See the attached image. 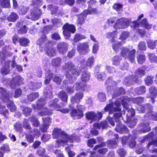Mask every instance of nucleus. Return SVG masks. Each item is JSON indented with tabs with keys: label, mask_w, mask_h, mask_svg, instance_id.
Here are the masks:
<instances>
[{
	"label": "nucleus",
	"mask_w": 157,
	"mask_h": 157,
	"mask_svg": "<svg viewBox=\"0 0 157 157\" xmlns=\"http://www.w3.org/2000/svg\"><path fill=\"white\" fill-rule=\"evenodd\" d=\"M39 96V94L38 93L33 92L30 94L28 97V100L31 101H34L36 98H38Z\"/></svg>",
	"instance_id": "obj_42"
},
{
	"label": "nucleus",
	"mask_w": 157,
	"mask_h": 157,
	"mask_svg": "<svg viewBox=\"0 0 157 157\" xmlns=\"http://www.w3.org/2000/svg\"><path fill=\"white\" fill-rule=\"evenodd\" d=\"M139 128L140 129H138V131L140 132H144L150 130V128L147 123L141 124L139 126Z\"/></svg>",
	"instance_id": "obj_20"
},
{
	"label": "nucleus",
	"mask_w": 157,
	"mask_h": 157,
	"mask_svg": "<svg viewBox=\"0 0 157 157\" xmlns=\"http://www.w3.org/2000/svg\"><path fill=\"white\" fill-rule=\"evenodd\" d=\"M129 24L128 19L122 18L118 19L114 24V28L116 29H124L127 27Z\"/></svg>",
	"instance_id": "obj_6"
},
{
	"label": "nucleus",
	"mask_w": 157,
	"mask_h": 157,
	"mask_svg": "<svg viewBox=\"0 0 157 157\" xmlns=\"http://www.w3.org/2000/svg\"><path fill=\"white\" fill-rule=\"evenodd\" d=\"M10 61H7L5 63L4 66L2 69L1 70V73L4 75H6L9 74L10 71L9 69L10 65Z\"/></svg>",
	"instance_id": "obj_21"
},
{
	"label": "nucleus",
	"mask_w": 157,
	"mask_h": 157,
	"mask_svg": "<svg viewBox=\"0 0 157 157\" xmlns=\"http://www.w3.org/2000/svg\"><path fill=\"white\" fill-rule=\"evenodd\" d=\"M139 48L142 50H145L146 49V46L145 43L144 42H141L138 44Z\"/></svg>",
	"instance_id": "obj_53"
},
{
	"label": "nucleus",
	"mask_w": 157,
	"mask_h": 157,
	"mask_svg": "<svg viewBox=\"0 0 157 157\" xmlns=\"http://www.w3.org/2000/svg\"><path fill=\"white\" fill-rule=\"evenodd\" d=\"M53 138L58 139L56 141L58 146L68 145V142L72 143L74 141L78 142L80 140L79 137L76 136L75 134L68 136L61 129L58 128H55L53 131Z\"/></svg>",
	"instance_id": "obj_2"
},
{
	"label": "nucleus",
	"mask_w": 157,
	"mask_h": 157,
	"mask_svg": "<svg viewBox=\"0 0 157 157\" xmlns=\"http://www.w3.org/2000/svg\"><path fill=\"white\" fill-rule=\"evenodd\" d=\"M129 33L128 32H123L119 37V39L123 41L126 40L129 36Z\"/></svg>",
	"instance_id": "obj_41"
},
{
	"label": "nucleus",
	"mask_w": 157,
	"mask_h": 157,
	"mask_svg": "<svg viewBox=\"0 0 157 157\" xmlns=\"http://www.w3.org/2000/svg\"><path fill=\"white\" fill-rule=\"evenodd\" d=\"M4 152H8L10 151V148L7 145H4L0 149Z\"/></svg>",
	"instance_id": "obj_54"
},
{
	"label": "nucleus",
	"mask_w": 157,
	"mask_h": 157,
	"mask_svg": "<svg viewBox=\"0 0 157 157\" xmlns=\"http://www.w3.org/2000/svg\"><path fill=\"white\" fill-rule=\"evenodd\" d=\"M102 116V114L100 112H98L97 113L93 111H89L86 114V119L90 120L91 123L101 119Z\"/></svg>",
	"instance_id": "obj_7"
},
{
	"label": "nucleus",
	"mask_w": 157,
	"mask_h": 157,
	"mask_svg": "<svg viewBox=\"0 0 157 157\" xmlns=\"http://www.w3.org/2000/svg\"><path fill=\"white\" fill-rule=\"evenodd\" d=\"M98 79L99 80H103L105 79V76L104 72H102L100 73L98 72L97 74Z\"/></svg>",
	"instance_id": "obj_52"
},
{
	"label": "nucleus",
	"mask_w": 157,
	"mask_h": 157,
	"mask_svg": "<svg viewBox=\"0 0 157 157\" xmlns=\"http://www.w3.org/2000/svg\"><path fill=\"white\" fill-rule=\"evenodd\" d=\"M146 116L148 118L152 119L154 120H157V113L153 112H149L147 113Z\"/></svg>",
	"instance_id": "obj_40"
},
{
	"label": "nucleus",
	"mask_w": 157,
	"mask_h": 157,
	"mask_svg": "<svg viewBox=\"0 0 157 157\" xmlns=\"http://www.w3.org/2000/svg\"><path fill=\"white\" fill-rule=\"evenodd\" d=\"M96 143V140L94 139H91L88 141V145L90 147H93V145Z\"/></svg>",
	"instance_id": "obj_64"
},
{
	"label": "nucleus",
	"mask_w": 157,
	"mask_h": 157,
	"mask_svg": "<svg viewBox=\"0 0 157 157\" xmlns=\"http://www.w3.org/2000/svg\"><path fill=\"white\" fill-rule=\"evenodd\" d=\"M149 60L151 62H157V56L153 54H150L149 55Z\"/></svg>",
	"instance_id": "obj_51"
},
{
	"label": "nucleus",
	"mask_w": 157,
	"mask_h": 157,
	"mask_svg": "<svg viewBox=\"0 0 157 157\" xmlns=\"http://www.w3.org/2000/svg\"><path fill=\"white\" fill-rule=\"evenodd\" d=\"M25 138L27 141L29 143H31L33 141L34 136L30 134L27 135Z\"/></svg>",
	"instance_id": "obj_56"
},
{
	"label": "nucleus",
	"mask_w": 157,
	"mask_h": 157,
	"mask_svg": "<svg viewBox=\"0 0 157 157\" xmlns=\"http://www.w3.org/2000/svg\"><path fill=\"white\" fill-rule=\"evenodd\" d=\"M28 10L29 9L27 7L21 6L18 12L19 14L21 15L25 14L27 13Z\"/></svg>",
	"instance_id": "obj_46"
},
{
	"label": "nucleus",
	"mask_w": 157,
	"mask_h": 157,
	"mask_svg": "<svg viewBox=\"0 0 157 157\" xmlns=\"http://www.w3.org/2000/svg\"><path fill=\"white\" fill-rule=\"evenodd\" d=\"M107 126V124L106 121H103L100 123H94V128H92L91 131V133L93 135L97 136L98 135V132L95 129V128L100 129L101 128L103 129L106 128Z\"/></svg>",
	"instance_id": "obj_11"
},
{
	"label": "nucleus",
	"mask_w": 157,
	"mask_h": 157,
	"mask_svg": "<svg viewBox=\"0 0 157 157\" xmlns=\"http://www.w3.org/2000/svg\"><path fill=\"white\" fill-rule=\"evenodd\" d=\"M117 34V32L116 31L112 32L109 33L107 34V37L110 39V41L112 42H115V38H116Z\"/></svg>",
	"instance_id": "obj_25"
},
{
	"label": "nucleus",
	"mask_w": 157,
	"mask_h": 157,
	"mask_svg": "<svg viewBox=\"0 0 157 157\" xmlns=\"http://www.w3.org/2000/svg\"><path fill=\"white\" fill-rule=\"evenodd\" d=\"M147 43L148 47L151 49L155 48L157 45V40L153 41L150 40L147 41Z\"/></svg>",
	"instance_id": "obj_34"
},
{
	"label": "nucleus",
	"mask_w": 157,
	"mask_h": 157,
	"mask_svg": "<svg viewBox=\"0 0 157 157\" xmlns=\"http://www.w3.org/2000/svg\"><path fill=\"white\" fill-rule=\"evenodd\" d=\"M30 121L33 122V125L34 126H38L39 124V122L35 117H33L30 118Z\"/></svg>",
	"instance_id": "obj_50"
},
{
	"label": "nucleus",
	"mask_w": 157,
	"mask_h": 157,
	"mask_svg": "<svg viewBox=\"0 0 157 157\" xmlns=\"http://www.w3.org/2000/svg\"><path fill=\"white\" fill-rule=\"evenodd\" d=\"M44 98H42L40 100L39 103L36 105L37 108L38 109H42V111L41 112H40L38 113L39 115L43 116L46 115H50L52 113V110H49L48 111L46 110H47L45 108H44Z\"/></svg>",
	"instance_id": "obj_10"
},
{
	"label": "nucleus",
	"mask_w": 157,
	"mask_h": 157,
	"mask_svg": "<svg viewBox=\"0 0 157 157\" xmlns=\"http://www.w3.org/2000/svg\"><path fill=\"white\" fill-rule=\"evenodd\" d=\"M144 70L145 68L144 67H142L139 68L136 72V77L134 75L132 76V81L136 82L139 77H141L144 75L145 74Z\"/></svg>",
	"instance_id": "obj_18"
},
{
	"label": "nucleus",
	"mask_w": 157,
	"mask_h": 157,
	"mask_svg": "<svg viewBox=\"0 0 157 157\" xmlns=\"http://www.w3.org/2000/svg\"><path fill=\"white\" fill-rule=\"evenodd\" d=\"M89 45L87 43H83L78 44L77 50L80 55H86L89 51Z\"/></svg>",
	"instance_id": "obj_9"
},
{
	"label": "nucleus",
	"mask_w": 157,
	"mask_h": 157,
	"mask_svg": "<svg viewBox=\"0 0 157 157\" xmlns=\"http://www.w3.org/2000/svg\"><path fill=\"white\" fill-rule=\"evenodd\" d=\"M128 101L125 100L124 98L121 99L122 105L124 107L127 111L128 113L127 114V116L129 117H132L135 114V111L131 106H127V104L128 103Z\"/></svg>",
	"instance_id": "obj_14"
},
{
	"label": "nucleus",
	"mask_w": 157,
	"mask_h": 157,
	"mask_svg": "<svg viewBox=\"0 0 157 157\" xmlns=\"http://www.w3.org/2000/svg\"><path fill=\"white\" fill-rule=\"evenodd\" d=\"M137 120L136 119L134 118L128 124V126L130 128H133L136 124Z\"/></svg>",
	"instance_id": "obj_57"
},
{
	"label": "nucleus",
	"mask_w": 157,
	"mask_h": 157,
	"mask_svg": "<svg viewBox=\"0 0 157 157\" xmlns=\"http://www.w3.org/2000/svg\"><path fill=\"white\" fill-rule=\"evenodd\" d=\"M61 59L58 57L55 59H54L52 62V63L53 65L58 66L61 62Z\"/></svg>",
	"instance_id": "obj_58"
},
{
	"label": "nucleus",
	"mask_w": 157,
	"mask_h": 157,
	"mask_svg": "<svg viewBox=\"0 0 157 157\" xmlns=\"http://www.w3.org/2000/svg\"><path fill=\"white\" fill-rule=\"evenodd\" d=\"M95 10V9L92 10L91 11L88 10H84L82 14L80 15L78 17V24L80 25L83 24L84 23V20L86 17L87 14L93 13Z\"/></svg>",
	"instance_id": "obj_13"
},
{
	"label": "nucleus",
	"mask_w": 157,
	"mask_h": 157,
	"mask_svg": "<svg viewBox=\"0 0 157 157\" xmlns=\"http://www.w3.org/2000/svg\"><path fill=\"white\" fill-rule=\"evenodd\" d=\"M137 61L140 64L142 63L145 60V57L144 55H139L137 57Z\"/></svg>",
	"instance_id": "obj_48"
},
{
	"label": "nucleus",
	"mask_w": 157,
	"mask_h": 157,
	"mask_svg": "<svg viewBox=\"0 0 157 157\" xmlns=\"http://www.w3.org/2000/svg\"><path fill=\"white\" fill-rule=\"evenodd\" d=\"M137 107V110L141 113H144L145 110L147 109L151 110L152 109V106L151 105L148 104L145 106L138 105Z\"/></svg>",
	"instance_id": "obj_26"
},
{
	"label": "nucleus",
	"mask_w": 157,
	"mask_h": 157,
	"mask_svg": "<svg viewBox=\"0 0 157 157\" xmlns=\"http://www.w3.org/2000/svg\"><path fill=\"white\" fill-rule=\"evenodd\" d=\"M59 96L63 101H67V95L64 91H61L59 94Z\"/></svg>",
	"instance_id": "obj_37"
},
{
	"label": "nucleus",
	"mask_w": 157,
	"mask_h": 157,
	"mask_svg": "<svg viewBox=\"0 0 157 157\" xmlns=\"http://www.w3.org/2000/svg\"><path fill=\"white\" fill-rule=\"evenodd\" d=\"M122 42H118L112 44V48L116 52L118 51L120 46L122 44Z\"/></svg>",
	"instance_id": "obj_36"
},
{
	"label": "nucleus",
	"mask_w": 157,
	"mask_h": 157,
	"mask_svg": "<svg viewBox=\"0 0 157 157\" xmlns=\"http://www.w3.org/2000/svg\"><path fill=\"white\" fill-rule=\"evenodd\" d=\"M86 37L84 35H83L78 33H77L75 36L74 38V41L75 42H76L82 39H84Z\"/></svg>",
	"instance_id": "obj_38"
},
{
	"label": "nucleus",
	"mask_w": 157,
	"mask_h": 157,
	"mask_svg": "<svg viewBox=\"0 0 157 157\" xmlns=\"http://www.w3.org/2000/svg\"><path fill=\"white\" fill-rule=\"evenodd\" d=\"M28 29L25 26H23L18 31L19 34H23L26 33L27 32Z\"/></svg>",
	"instance_id": "obj_59"
},
{
	"label": "nucleus",
	"mask_w": 157,
	"mask_h": 157,
	"mask_svg": "<svg viewBox=\"0 0 157 157\" xmlns=\"http://www.w3.org/2000/svg\"><path fill=\"white\" fill-rule=\"evenodd\" d=\"M121 59L120 56H116L112 58L113 63V65H118L120 64V61Z\"/></svg>",
	"instance_id": "obj_39"
},
{
	"label": "nucleus",
	"mask_w": 157,
	"mask_h": 157,
	"mask_svg": "<svg viewBox=\"0 0 157 157\" xmlns=\"http://www.w3.org/2000/svg\"><path fill=\"white\" fill-rule=\"evenodd\" d=\"M94 58L93 57H90L87 59L86 62V65L91 67L94 63Z\"/></svg>",
	"instance_id": "obj_49"
},
{
	"label": "nucleus",
	"mask_w": 157,
	"mask_h": 157,
	"mask_svg": "<svg viewBox=\"0 0 157 157\" xmlns=\"http://www.w3.org/2000/svg\"><path fill=\"white\" fill-rule=\"evenodd\" d=\"M146 84L147 85H151L153 82L152 78L150 76L147 77L145 80Z\"/></svg>",
	"instance_id": "obj_62"
},
{
	"label": "nucleus",
	"mask_w": 157,
	"mask_h": 157,
	"mask_svg": "<svg viewBox=\"0 0 157 157\" xmlns=\"http://www.w3.org/2000/svg\"><path fill=\"white\" fill-rule=\"evenodd\" d=\"M18 42L20 45L26 47L29 43V41L27 38L22 37L18 39Z\"/></svg>",
	"instance_id": "obj_32"
},
{
	"label": "nucleus",
	"mask_w": 157,
	"mask_h": 157,
	"mask_svg": "<svg viewBox=\"0 0 157 157\" xmlns=\"http://www.w3.org/2000/svg\"><path fill=\"white\" fill-rule=\"evenodd\" d=\"M121 54L125 59H128L133 63H135L136 50L135 49L129 51L128 48L123 47L121 48Z\"/></svg>",
	"instance_id": "obj_5"
},
{
	"label": "nucleus",
	"mask_w": 157,
	"mask_h": 157,
	"mask_svg": "<svg viewBox=\"0 0 157 157\" xmlns=\"http://www.w3.org/2000/svg\"><path fill=\"white\" fill-rule=\"evenodd\" d=\"M135 91L136 94H140L145 92L146 89L144 86H142L136 88Z\"/></svg>",
	"instance_id": "obj_43"
},
{
	"label": "nucleus",
	"mask_w": 157,
	"mask_h": 157,
	"mask_svg": "<svg viewBox=\"0 0 157 157\" xmlns=\"http://www.w3.org/2000/svg\"><path fill=\"white\" fill-rule=\"evenodd\" d=\"M63 69L67 71H69L66 75V77L68 79L70 83L75 81L76 77L79 75V69L71 62L65 63Z\"/></svg>",
	"instance_id": "obj_3"
},
{
	"label": "nucleus",
	"mask_w": 157,
	"mask_h": 157,
	"mask_svg": "<svg viewBox=\"0 0 157 157\" xmlns=\"http://www.w3.org/2000/svg\"><path fill=\"white\" fill-rule=\"evenodd\" d=\"M42 12L40 10L35 8L31 10L30 14L27 16V17L33 20H36L39 18Z\"/></svg>",
	"instance_id": "obj_12"
},
{
	"label": "nucleus",
	"mask_w": 157,
	"mask_h": 157,
	"mask_svg": "<svg viewBox=\"0 0 157 157\" xmlns=\"http://www.w3.org/2000/svg\"><path fill=\"white\" fill-rule=\"evenodd\" d=\"M63 29H67L72 33H74L76 30L75 26L72 25H70L67 23L65 24L63 27Z\"/></svg>",
	"instance_id": "obj_30"
},
{
	"label": "nucleus",
	"mask_w": 157,
	"mask_h": 157,
	"mask_svg": "<svg viewBox=\"0 0 157 157\" xmlns=\"http://www.w3.org/2000/svg\"><path fill=\"white\" fill-rule=\"evenodd\" d=\"M155 135V133H149L148 135L147 136H146L144 137H141L139 139V141L141 143H143L145 141H146L147 139V138H152Z\"/></svg>",
	"instance_id": "obj_44"
},
{
	"label": "nucleus",
	"mask_w": 157,
	"mask_h": 157,
	"mask_svg": "<svg viewBox=\"0 0 157 157\" xmlns=\"http://www.w3.org/2000/svg\"><path fill=\"white\" fill-rule=\"evenodd\" d=\"M83 94L82 92H80L77 93L74 97H72L71 99V102L72 103L78 102L83 98Z\"/></svg>",
	"instance_id": "obj_22"
},
{
	"label": "nucleus",
	"mask_w": 157,
	"mask_h": 157,
	"mask_svg": "<svg viewBox=\"0 0 157 157\" xmlns=\"http://www.w3.org/2000/svg\"><path fill=\"white\" fill-rule=\"evenodd\" d=\"M0 94L1 99L4 102L8 103L7 106L10 111L14 112L16 110V106L13 101L10 100V97L12 96V94L9 93L5 89L1 87H0Z\"/></svg>",
	"instance_id": "obj_4"
},
{
	"label": "nucleus",
	"mask_w": 157,
	"mask_h": 157,
	"mask_svg": "<svg viewBox=\"0 0 157 157\" xmlns=\"http://www.w3.org/2000/svg\"><path fill=\"white\" fill-rule=\"evenodd\" d=\"M125 100L128 101H131L134 103L139 104L142 102L144 101V98L141 97H139L136 98H130L125 97L124 98Z\"/></svg>",
	"instance_id": "obj_23"
},
{
	"label": "nucleus",
	"mask_w": 157,
	"mask_h": 157,
	"mask_svg": "<svg viewBox=\"0 0 157 157\" xmlns=\"http://www.w3.org/2000/svg\"><path fill=\"white\" fill-rule=\"evenodd\" d=\"M78 111L75 109L72 110L71 115L72 117H76V118L79 119L82 118L83 116L82 111L85 109L83 106L78 105L77 106Z\"/></svg>",
	"instance_id": "obj_8"
},
{
	"label": "nucleus",
	"mask_w": 157,
	"mask_h": 157,
	"mask_svg": "<svg viewBox=\"0 0 157 157\" xmlns=\"http://www.w3.org/2000/svg\"><path fill=\"white\" fill-rule=\"evenodd\" d=\"M23 78L20 76H17L13 79L10 83V86L11 88H14L17 85L21 84Z\"/></svg>",
	"instance_id": "obj_17"
},
{
	"label": "nucleus",
	"mask_w": 157,
	"mask_h": 157,
	"mask_svg": "<svg viewBox=\"0 0 157 157\" xmlns=\"http://www.w3.org/2000/svg\"><path fill=\"white\" fill-rule=\"evenodd\" d=\"M46 40V36L45 35H43L42 37H41L37 40V44L42 47H46L47 46L46 44L45 43V42Z\"/></svg>",
	"instance_id": "obj_27"
},
{
	"label": "nucleus",
	"mask_w": 157,
	"mask_h": 157,
	"mask_svg": "<svg viewBox=\"0 0 157 157\" xmlns=\"http://www.w3.org/2000/svg\"><path fill=\"white\" fill-rule=\"evenodd\" d=\"M45 53L49 56H53L55 55L56 52L54 48L47 46L44 48Z\"/></svg>",
	"instance_id": "obj_24"
},
{
	"label": "nucleus",
	"mask_w": 157,
	"mask_h": 157,
	"mask_svg": "<svg viewBox=\"0 0 157 157\" xmlns=\"http://www.w3.org/2000/svg\"><path fill=\"white\" fill-rule=\"evenodd\" d=\"M42 85L41 82L38 83L31 82L29 83L28 86L29 89L32 90H35L39 89Z\"/></svg>",
	"instance_id": "obj_28"
},
{
	"label": "nucleus",
	"mask_w": 157,
	"mask_h": 157,
	"mask_svg": "<svg viewBox=\"0 0 157 157\" xmlns=\"http://www.w3.org/2000/svg\"><path fill=\"white\" fill-rule=\"evenodd\" d=\"M18 18L17 15L13 12L12 13L7 17V19L9 21L14 22Z\"/></svg>",
	"instance_id": "obj_33"
},
{
	"label": "nucleus",
	"mask_w": 157,
	"mask_h": 157,
	"mask_svg": "<svg viewBox=\"0 0 157 157\" xmlns=\"http://www.w3.org/2000/svg\"><path fill=\"white\" fill-rule=\"evenodd\" d=\"M157 96V89L154 86L151 87L149 89V94L147 96V98H150L152 102L153 103L155 101L154 99Z\"/></svg>",
	"instance_id": "obj_16"
},
{
	"label": "nucleus",
	"mask_w": 157,
	"mask_h": 157,
	"mask_svg": "<svg viewBox=\"0 0 157 157\" xmlns=\"http://www.w3.org/2000/svg\"><path fill=\"white\" fill-rule=\"evenodd\" d=\"M117 152L121 157H124L126 155V151L123 149L120 148L118 149Z\"/></svg>",
	"instance_id": "obj_55"
},
{
	"label": "nucleus",
	"mask_w": 157,
	"mask_h": 157,
	"mask_svg": "<svg viewBox=\"0 0 157 157\" xmlns=\"http://www.w3.org/2000/svg\"><path fill=\"white\" fill-rule=\"evenodd\" d=\"M113 8L117 11H119L122 7V5L120 4L116 3L114 5Z\"/></svg>",
	"instance_id": "obj_60"
},
{
	"label": "nucleus",
	"mask_w": 157,
	"mask_h": 157,
	"mask_svg": "<svg viewBox=\"0 0 157 157\" xmlns=\"http://www.w3.org/2000/svg\"><path fill=\"white\" fill-rule=\"evenodd\" d=\"M43 121V125L41 127L40 130L42 132H46L51 123V120L48 117L42 118Z\"/></svg>",
	"instance_id": "obj_15"
},
{
	"label": "nucleus",
	"mask_w": 157,
	"mask_h": 157,
	"mask_svg": "<svg viewBox=\"0 0 157 157\" xmlns=\"http://www.w3.org/2000/svg\"><path fill=\"white\" fill-rule=\"evenodd\" d=\"M98 98L101 102H103L105 101L106 97L105 94L103 93H99L98 94Z\"/></svg>",
	"instance_id": "obj_47"
},
{
	"label": "nucleus",
	"mask_w": 157,
	"mask_h": 157,
	"mask_svg": "<svg viewBox=\"0 0 157 157\" xmlns=\"http://www.w3.org/2000/svg\"><path fill=\"white\" fill-rule=\"evenodd\" d=\"M142 25L146 29H149L151 28V25L149 24L146 19H144L141 22Z\"/></svg>",
	"instance_id": "obj_45"
},
{
	"label": "nucleus",
	"mask_w": 157,
	"mask_h": 157,
	"mask_svg": "<svg viewBox=\"0 0 157 157\" xmlns=\"http://www.w3.org/2000/svg\"><path fill=\"white\" fill-rule=\"evenodd\" d=\"M85 84L84 83L81 82V81L78 82L76 83L74 85L75 87L76 90H81L84 91L85 90L84 86Z\"/></svg>",
	"instance_id": "obj_29"
},
{
	"label": "nucleus",
	"mask_w": 157,
	"mask_h": 157,
	"mask_svg": "<svg viewBox=\"0 0 157 157\" xmlns=\"http://www.w3.org/2000/svg\"><path fill=\"white\" fill-rule=\"evenodd\" d=\"M0 4L1 6L4 8H10V0H0Z\"/></svg>",
	"instance_id": "obj_35"
},
{
	"label": "nucleus",
	"mask_w": 157,
	"mask_h": 157,
	"mask_svg": "<svg viewBox=\"0 0 157 157\" xmlns=\"http://www.w3.org/2000/svg\"><path fill=\"white\" fill-rule=\"evenodd\" d=\"M48 8L50 10H52V13H55L58 10V7L55 6H52L51 5H49L48 6Z\"/></svg>",
	"instance_id": "obj_61"
},
{
	"label": "nucleus",
	"mask_w": 157,
	"mask_h": 157,
	"mask_svg": "<svg viewBox=\"0 0 157 157\" xmlns=\"http://www.w3.org/2000/svg\"><path fill=\"white\" fill-rule=\"evenodd\" d=\"M90 78V75L89 72H83L81 77V79L83 83H85L88 81Z\"/></svg>",
	"instance_id": "obj_31"
},
{
	"label": "nucleus",
	"mask_w": 157,
	"mask_h": 157,
	"mask_svg": "<svg viewBox=\"0 0 157 157\" xmlns=\"http://www.w3.org/2000/svg\"><path fill=\"white\" fill-rule=\"evenodd\" d=\"M57 49L60 53H66L67 50V44L64 42L60 43L57 45Z\"/></svg>",
	"instance_id": "obj_19"
},
{
	"label": "nucleus",
	"mask_w": 157,
	"mask_h": 157,
	"mask_svg": "<svg viewBox=\"0 0 157 157\" xmlns=\"http://www.w3.org/2000/svg\"><path fill=\"white\" fill-rule=\"evenodd\" d=\"M23 111L25 116H27L30 114L32 109L30 108L25 107Z\"/></svg>",
	"instance_id": "obj_63"
},
{
	"label": "nucleus",
	"mask_w": 157,
	"mask_h": 157,
	"mask_svg": "<svg viewBox=\"0 0 157 157\" xmlns=\"http://www.w3.org/2000/svg\"><path fill=\"white\" fill-rule=\"evenodd\" d=\"M120 106V102L117 100L114 103L107 105L104 109L105 111H109V114L113 113L114 112H116L114 114V116L116 121L119 122L118 124H117V127L115 129L120 133H125L128 132L127 128L124 125L121 124L118 120L122 115Z\"/></svg>",
	"instance_id": "obj_1"
}]
</instances>
